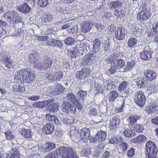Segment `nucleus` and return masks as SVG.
<instances>
[{
  "mask_svg": "<svg viewBox=\"0 0 158 158\" xmlns=\"http://www.w3.org/2000/svg\"><path fill=\"white\" fill-rule=\"evenodd\" d=\"M111 64V68L109 70V73L110 74H113L116 71L118 68L116 66L115 67V65L114 64L113 65V64Z\"/></svg>",
  "mask_w": 158,
  "mask_h": 158,
  "instance_id": "obj_59",
  "label": "nucleus"
},
{
  "mask_svg": "<svg viewBox=\"0 0 158 158\" xmlns=\"http://www.w3.org/2000/svg\"><path fill=\"white\" fill-rule=\"evenodd\" d=\"M6 139L8 140H11L14 139L15 137V134L14 131L10 130L7 131L5 133Z\"/></svg>",
  "mask_w": 158,
  "mask_h": 158,
  "instance_id": "obj_40",
  "label": "nucleus"
},
{
  "mask_svg": "<svg viewBox=\"0 0 158 158\" xmlns=\"http://www.w3.org/2000/svg\"><path fill=\"white\" fill-rule=\"evenodd\" d=\"M132 129H134L137 132H140L143 131V127L142 125L136 124L134 125V127Z\"/></svg>",
  "mask_w": 158,
  "mask_h": 158,
  "instance_id": "obj_52",
  "label": "nucleus"
},
{
  "mask_svg": "<svg viewBox=\"0 0 158 158\" xmlns=\"http://www.w3.org/2000/svg\"><path fill=\"white\" fill-rule=\"evenodd\" d=\"M87 95V92L82 90H80L77 94V96L79 99H83Z\"/></svg>",
  "mask_w": 158,
  "mask_h": 158,
  "instance_id": "obj_44",
  "label": "nucleus"
},
{
  "mask_svg": "<svg viewBox=\"0 0 158 158\" xmlns=\"http://www.w3.org/2000/svg\"><path fill=\"white\" fill-rule=\"evenodd\" d=\"M120 123L119 117L116 115L114 116L110 120L109 128L111 131H115L118 128Z\"/></svg>",
  "mask_w": 158,
  "mask_h": 158,
  "instance_id": "obj_10",
  "label": "nucleus"
},
{
  "mask_svg": "<svg viewBox=\"0 0 158 158\" xmlns=\"http://www.w3.org/2000/svg\"><path fill=\"white\" fill-rule=\"evenodd\" d=\"M89 74V71L88 69L84 68L81 71H79L76 73V77L80 79L85 78Z\"/></svg>",
  "mask_w": 158,
  "mask_h": 158,
  "instance_id": "obj_15",
  "label": "nucleus"
},
{
  "mask_svg": "<svg viewBox=\"0 0 158 158\" xmlns=\"http://www.w3.org/2000/svg\"><path fill=\"white\" fill-rule=\"evenodd\" d=\"M90 134L89 130L88 128H84L81 130V137L84 142L86 143L88 140H89L90 138Z\"/></svg>",
  "mask_w": 158,
  "mask_h": 158,
  "instance_id": "obj_14",
  "label": "nucleus"
},
{
  "mask_svg": "<svg viewBox=\"0 0 158 158\" xmlns=\"http://www.w3.org/2000/svg\"><path fill=\"white\" fill-rule=\"evenodd\" d=\"M56 155L63 158H77V155L69 148L61 147L56 150Z\"/></svg>",
  "mask_w": 158,
  "mask_h": 158,
  "instance_id": "obj_2",
  "label": "nucleus"
},
{
  "mask_svg": "<svg viewBox=\"0 0 158 158\" xmlns=\"http://www.w3.org/2000/svg\"><path fill=\"white\" fill-rule=\"evenodd\" d=\"M125 34V29L122 27L118 28L115 33L116 38L119 40H123L124 39Z\"/></svg>",
  "mask_w": 158,
  "mask_h": 158,
  "instance_id": "obj_16",
  "label": "nucleus"
},
{
  "mask_svg": "<svg viewBox=\"0 0 158 158\" xmlns=\"http://www.w3.org/2000/svg\"><path fill=\"white\" fill-rule=\"evenodd\" d=\"M145 158H149L150 157H156L158 150L155 144L152 141H148L145 146Z\"/></svg>",
  "mask_w": 158,
  "mask_h": 158,
  "instance_id": "obj_3",
  "label": "nucleus"
},
{
  "mask_svg": "<svg viewBox=\"0 0 158 158\" xmlns=\"http://www.w3.org/2000/svg\"><path fill=\"white\" fill-rule=\"evenodd\" d=\"M82 44L80 42L79 44H77L76 45V47L74 48L75 49V51H77L79 53V54H82L81 52H83V50L82 48Z\"/></svg>",
  "mask_w": 158,
  "mask_h": 158,
  "instance_id": "obj_58",
  "label": "nucleus"
},
{
  "mask_svg": "<svg viewBox=\"0 0 158 158\" xmlns=\"http://www.w3.org/2000/svg\"><path fill=\"white\" fill-rule=\"evenodd\" d=\"M81 44H82L83 52H86L89 49V44L87 42L82 41L81 42Z\"/></svg>",
  "mask_w": 158,
  "mask_h": 158,
  "instance_id": "obj_50",
  "label": "nucleus"
},
{
  "mask_svg": "<svg viewBox=\"0 0 158 158\" xmlns=\"http://www.w3.org/2000/svg\"><path fill=\"white\" fill-rule=\"evenodd\" d=\"M96 56L92 54L85 55L82 60L81 63L84 65H89L96 59Z\"/></svg>",
  "mask_w": 158,
  "mask_h": 158,
  "instance_id": "obj_11",
  "label": "nucleus"
},
{
  "mask_svg": "<svg viewBox=\"0 0 158 158\" xmlns=\"http://www.w3.org/2000/svg\"><path fill=\"white\" fill-rule=\"evenodd\" d=\"M106 132L102 130L98 131L94 137L90 136L89 140L93 143L103 142L106 139Z\"/></svg>",
  "mask_w": 158,
  "mask_h": 158,
  "instance_id": "obj_5",
  "label": "nucleus"
},
{
  "mask_svg": "<svg viewBox=\"0 0 158 158\" xmlns=\"http://www.w3.org/2000/svg\"><path fill=\"white\" fill-rule=\"evenodd\" d=\"M118 90L124 94H127L131 92V90L129 87L127 82L123 81L118 86Z\"/></svg>",
  "mask_w": 158,
  "mask_h": 158,
  "instance_id": "obj_12",
  "label": "nucleus"
},
{
  "mask_svg": "<svg viewBox=\"0 0 158 158\" xmlns=\"http://www.w3.org/2000/svg\"><path fill=\"white\" fill-rule=\"evenodd\" d=\"M53 17V15L49 13H47L43 16V21L45 23L51 22L52 20Z\"/></svg>",
  "mask_w": 158,
  "mask_h": 158,
  "instance_id": "obj_36",
  "label": "nucleus"
},
{
  "mask_svg": "<svg viewBox=\"0 0 158 158\" xmlns=\"http://www.w3.org/2000/svg\"><path fill=\"white\" fill-rule=\"evenodd\" d=\"M119 147L123 151H126L128 148V144L125 142H122L119 144Z\"/></svg>",
  "mask_w": 158,
  "mask_h": 158,
  "instance_id": "obj_51",
  "label": "nucleus"
},
{
  "mask_svg": "<svg viewBox=\"0 0 158 158\" xmlns=\"http://www.w3.org/2000/svg\"><path fill=\"white\" fill-rule=\"evenodd\" d=\"M148 81L145 78L139 77L137 79L136 85L139 88H143L147 85Z\"/></svg>",
  "mask_w": 158,
  "mask_h": 158,
  "instance_id": "obj_22",
  "label": "nucleus"
},
{
  "mask_svg": "<svg viewBox=\"0 0 158 158\" xmlns=\"http://www.w3.org/2000/svg\"><path fill=\"white\" fill-rule=\"evenodd\" d=\"M29 60L31 62L34 64V67L35 64L37 62H40L37 60V55L35 54H30L29 56Z\"/></svg>",
  "mask_w": 158,
  "mask_h": 158,
  "instance_id": "obj_46",
  "label": "nucleus"
},
{
  "mask_svg": "<svg viewBox=\"0 0 158 158\" xmlns=\"http://www.w3.org/2000/svg\"><path fill=\"white\" fill-rule=\"evenodd\" d=\"M14 77L15 82L23 83H30L33 82L35 79L33 75L25 70L18 71L15 73Z\"/></svg>",
  "mask_w": 158,
  "mask_h": 158,
  "instance_id": "obj_1",
  "label": "nucleus"
},
{
  "mask_svg": "<svg viewBox=\"0 0 158 158\" xmlns=\"http://www.w3.org/2000/svg\"><path fill=\"white\" fill-rule=\"evenodd\" d=\"M21 134L25 138H31L33 133L31 130L28 129L23 128L20 131Z\"/></svg>",
  "mask_w": 158,
  "mask_h": 158,
  "instance_id": "obj_26",
  "label": "nucleus"
},
{
  "mask_svg": "<svg viewBox=\"0 0 158 158\" xmlns=\"http://www.w3.org/2000/svg\"><path fill=\"white\" fill-rule=\"evenodd\" d=\"M14 15L11 21V23L12 22L13 23H19L21 21V18L20 15L16 12L14 13Z\"/></svg>",
  "mask_w": 158,
  "mask_h": 158,
  "instance_id": "obj_45",
  "label": "nucleus"
},
{
  "mask_svg": "<svg viewBox=\"0 0 158 158\" xmlns=\"http://www.w3.org/2000/svg\"><path fill=\"white\" fill-rule=\"evenodd\" d=\"M48 101L38 102L34 103V106L37 107L43 108L48 104Z\"/></svg>",
  "mask_w": 158,
  "mask_h": 158,
  "instance_id": "obj_37",
  "label": "nucleus"
},
{
  "mask_svg": "<svg viewBox=\"0 0 158 158\" xmlns=\"http://www.w3.org/2000/svg\"><path fill=\"white\" fill-rule=\"evenodd\" d=\"M60 106L58 103H54L50 105L49 108L52 112H56L58 110Z\"/></svg>",
  "mask_w": 158,
  "mask_h": 158,
  "instance_id": "obj_47",
  "label": "nucleus"
},
{
  "mask_svg": "<svg viewBox=\"0 0 158 158\" xmlns=\"http://www.w3.org/2000/svg\"><path fill=\"white\" fill-rule=\"evenodd\" d=\"M134 101L136 104L142 107L145 103V97L143 92L140 91L136 92L134 98Z\"/></svg>",
  "mask_w": 158,
  "mask_h": 158,
  "instance_id": "obj_6",
  "label": "nucleus"
},
{
  "mask_svg": "<svg viewBox=\"0 0 158 158\" xmlns=\"http://www.w3.org/2000/svg\"><path fill=\"white\" fill-rule=\"evenodd\" d=\"M48 0H38L37 5L40 7H45L48 4Z\"/></svg>",
  "mask_w": 158,
  "mask_h": 158,
  "instance_id": "obj_48",
  "label": "nucleus"
},
{
  "mask_svg": "<svg viewBox=\"0 0 158 158\" xmlns=\"http://www.w3.org/2000/svg\"><path fill=\"white\" fill-rule=\"evenodd\" d=\"M146 33L149 37H152L153 35L155 36L156 31L154 30L150 29L147 30Z\"/></svg>",
  "mask_w": 158,
  "mask_h": 158,
  "instance_id": "obj_60",
  "label": "nucleus"
},
{
  "mask_svg": "<svg viewBox=\"0 0 158 158\" xmlns=\"http://www.w3.org/2000/svg\"><path fill=\"white\" fill-rule=\"evenodd\" d=\"M108 138L109 143L112 144H116L118 140L117 136L113 135H109L108 136Z\"/></svg>",
  "mask_w": 158,
  "mask_h": 158,
  "instance_id": "obj_39",
  "label": "nucleus"
},
{
  "mask_svg": "<svg viewBox=\"0 0 158 158\" xmlns=\"http://www.w3.org/2000/svg\"><path fill=\"white\" fill-rule=\"evenodd\" d=\"M58 40L55 39H52L50 38L49 41H47V44L48 45H51V44H52L54 46H56Z\"/></svg>",
  "mask_w": 158,
  "mask_h": 158,
  "instance_id": "obj_64",
  "label": "nucleus"
},
{
  "mask_svg": "<svg viewBox=\"0 0 158 158\" xmlns=\"http://www.w3.org/2000/svg\"><path fill=\"white\" fill-rule=\"evenodd\" d=\"M64 88L61 85L57 84L56 85L55 89L53 90L54 94L55 95H59L62 93Z\"/></svg>",
  "mask_w": 158,
  "mask_h": 158,
  "instance_id": "obj_31",
  "label": "nucleus"
},
{
  "mask_svg": "<svg viewBox=\"0 0 158 158\" xmlns=\"http://www.w3.org/2000/svg\"><path fill=\"white\" fill-rule=\"evenodd\" d=\"M49 37L48 36H39L38 37V40H39L41 41H46V42L47 41H49Z\"/></svg>",
  "mask_w": 158,
  "mask_h": 158,
  "instance_id": "obj_63",
  "label": "nucleus"
},
{
  "mask_svg": "<svg viewBox=\"0 0 158 158\" xmlns=\"http://www.w3.org/2000/svg\"><path fill=\"white\" fill-rule=\"evenodd\" d=\"M118 93L116 91L113 90L110 92L108 97L109 102H111L114 101L115 99L118 97Z\"/></svg>",
  "mask_w": 158,
  "mask_h": 158,
  "instance_id": "obj_30",
  "label": "nucleus"
},
{
  "mask_svg": "<svg viewBox=\"0 0 158 158\" xmlns=\"http://www.w3.org/2000/svg\"><path fill=\"white\" fill-rule=\"evenodd\" d=\"M123 134L126 137H132L135 135V133L132 130L126 129L123 132Z\"/></svg>",
  "mask_w": 158,
  "mask_h": 158,
  "instance_id": "obj_34",
  "label": "nucleus"
},
{
  "mask_svg": "<svg viewBox=\"0 0 158 158\" xmlns=\"http://www.w3.org/2000/svg\"><path fill=\"white\" fill-rule=\"evenodd\" d=\"M63 73L60 71H58L54 74V81H60L63 77Z\"/></svg>",
  "mask_w": 158,
  "mask_h": 158,
  "instance_id": "obj_42",
  "label": "nucleus"
},
{
  "mask_svg": "<svg viewBox=\"0 0 158 158\" xmlns=\"http://www.w3.org/2000/svg\"><path fill=\"white\" fill-rule=\"evenodd\" d=\"M146 137L143 135H139L136 137L134 138L131 140V142L134 143H142L146 141Z\"/></svg>",
  "mask_w": 158,
  "mask_h": 158,
  "instance_id": "obj_24",
  "label": "nucleus"
},
{
  "mask_svg": "<svg viewBox=\"0 0 158 158\" xmlns=\"http://www.w3.org/2000/svg\"><path fill=\"white\" fill-rule=\"evenodd\" d=\"M16 12H11V11H8L5 14L4 17L7 21H11L13 17V16L15 15L14 13Z\"/></svg>",
  "mask_w": 158,
  "mask_h": 158,
  "instance_id": "obj_43",
  "label": "nucleus"
},
{
  "mask_svg": "<svg viewBox=\"0 0 158 158\" xmlns=\"http://www.w3.org/2000/svg\"><path fill=\"white\" fill-rule=\"evenodd\" d=\"M138 40L135 38H130L128 41V45L130 47H132L136 45L137 44Z\"/></svg>",
  "mask_w": 158,
  "mask_h": 158,
  "instance_id": "obj_41",
  "label": "nucleus"
},
{
  "mask_svg": "<svg viewBox=\"0 0 158 158\" xmlns=\"http://www.w3.org/2000/svg\"><path fill=\"white\" fill-rule=\"evenodd\" d=\"M152 52L147 47L144 48L143 51L140 52V58L143 60H147L151 59L152 57Z\"/></svg>",
  "mask_w": 158,
  "mask_h": 158,
  "instance_id": "obj_13",
  "label": "nucleus"
},
{
  "mask_svg": "<svg viewBox=\"0 0 158 158\" xmlns=\"http://www.w3.org/2000/svg\"><path fill=\"white\" fill-rule=\"evenodd\" d=\"M66 98L69 101L73 103L76 102L77 100L76 95L72 93H69L67 94Z\"/></svg>",
  "mask_w": 158,
  "mask_h": 158,
  "instance_id": "obj_35",
  "label": "nucleus"
},
{
  "mask_svg": "<svg viewBox=\"0 0 158 158\" xmlns=\"http://www.w3.org/2000/svg\"><path fill=\"white\" fill-rule=\"evenodd\" d=\"M144 75L147 78V80H148L150 81L155 80L156 76V73L153 70L150 69L145 70Z\"/></svg>",
  "mask_w": 158,
  "mask_h": 158,
  "instance_id": "obj_18",
  "label": "nucleus"
},
{
  "mask_svg": "<svg viewBox=\"0 0 158 158\" xmlns=\"http://www.w3.org/2000/svg\"><path fill=\"white\" fill-rule=\"evenodd\" d=\"M45 158H60L57 155H56V151L55 152H51L47 155Z\"/></svg>",
  "mask_w": 158,
  "mask_h": 158,
  "instance_id": "obj_61",
  "label": "nucleus"
},
{
  "mask_svg": "<svg viewBox=\"0 0 158 158\" xmlns=\"http://www.w3.org/2000/svg\"><path fill=\"white\" fill-rule=\"evenodd\" d=\"M141 7L142 9L138 13L137 18L140 21H144L148 19L150 17V12L145 6L142 5Z\"/></svg>",
  "mask_w": 158,
  "mask_h": 158,
  "instance_id": "obj_7",
  "label": "nucleus"
},
{
  "mask_svg": "<svg viewBox=\"0 0 158 158\" xmlns=\"http://www.w3.org/2000/svg\"><path fill=\"white\" fill-rule=\"evenodd\" d=\"M70 136L73 141L75 143L78 142L81 139L80 134L77 131L75 130L70 131Z\"/></svg>",
  "mask_w": 158,
  "mask_h": 158,
  "instance_id": "obj_19",
  "label": "nucleus"
},
{
  "mask_svg": "<svg viewBox=\"0 0 158 158\" xmlns=\"http://www.w3.org/2000/svg\"><path fill=\"white\" fill-rule=\"evenodd\" d=\"M0 58L2 60L7 68H10L13 67V61L10 58L8 53L4 52H1Z\"/></svg>",
  "mask_w": 158,
  "mask_h": 158,
  "instance_id": "obj_9",
  "label": "nucleus"
},
{
  "mask_svg": "<svg viewBox=\"0 0 158 158\" xmlns=\"http://www.w3.org/2000/svg\"><path fill=\"white\" fill-rule=\"evenodd\" d=\"M53 62L51 57H47L44 58L43 63L40 62L35 64V67L39 70L45 71L51 67Z\"/></svg>",
  "mask_w": 158,
  "mask_h": 158,
  "instance_id": "obj_4",
  "label": "nucleus"
},
{
  "mask_svg": "<svg viewBox=\"0 0 158 158\" xmlns=\"http://www.w3.org/2000/svg\"><path fill=\"white\" fill-rule=\"evenodd\" d=\"M12 149L14 152L11 156H8L7 158H20L19 153L15 150L14 148H12Z\"/></svg>",
  "mask_w": 158,
  "mask_h": 158,
  "instance_id": "obj_49",
  "label": "nucleus"
},
{
  "mask_svg": "<svg viewBox=\"0 0 158 158\" xmlns=\"http://www.w3.org/2000/svg\"><path fill=\"white\" fill-rule=\"evenodd\" d=\"M18 9L19 11L25 14L29 13L31 10L28 4L26 2L23 3Z\"/></svg>",
  "mask_w": 158,
  "mask_h": 158,
  "instance_id": "obj_25",
  "label": "nucleus"
},
{
  "mask_svg": "<svg viewBox=\"0 0 158 158\" xmlns=\"http://www.w3.org/2000/svg\"><path fill=\"white\" fill-rule=\"evenodd\" d=\"M93 50L95 52L99 51L100 48L101 42L98 39H95L93 42Z\"/></svg>",
  "mask_w": 158,
  "mask_h": 158,
  "instance_id": "obj_28",
  "label": "nucleus"
},
{
  "mask_svg": "<svg viewBox=\"0 0 158 158\" xmlns=\"http://www.w3.org/2000/svg\"><path fill=\"white\" fill-rule=\"evenodd\" d=\"M135 149L133 148H130L128 151L127 154L128 157H132L135 154Z\"/></svg>",
  "mask_w": 158,
  "mask_h": 158,
  "instance_id": "obj_55",
  "label": "nucleus"
},
{
  "mask_svg": "<svg viewBox=\"0 0 158 158\" xmlns=\"http://www.w3.org/2000/svg\"><path fill=\"white\" fill-rule=\"evenodd\" d=\"M103 81L99 78H96L94 82V85L96 87L103 86Z\"/></svg>",
  "mask_w": 158,
  "mask_h": 158,
  "instance_id": "obj_53",
  "label": "nucleus"
},
{
  "mask_svg": "<svg viewBox=\"0 0 158 158\" xmlns=\"http://www.w3.org/2000/svg\"><path fill=\"white\" fill-rule=\"evenodd\" d=\"M135 63L134 60H131L127 62V65L124 68V71H130L135 65Z\"/></svg>",
  "mask_w": 158,
  "mask_h": 158,
  "instance_id": "obj_38",
  "label": "nucleus"
},
{
  "mask_svg": "<svg viewBox=\"0 0 158 158\" xmlns=\"http://www.w3.org/2000/svg\"><path fill=\"white\" fill-rule=\"evenodd\" d=\"M54 127L53 125L50 123H47L44 126V129L46 134H50L54 130Z\"/></svg>",
  "mask_w": 158,
  "mask_h": 158,
  "instance_id": "obj_29",
  "label": "nucleus"
},
{
  "mask_svg": "<svg viewBox=\"0 0 158 158\" xmlns=\"http://www.w3.org/2000/svg\"><path fill=\"white\" fill-rule=\"evenodd\" d=\"M110 9L115 10L120 8L122 5V3L120 1H114L110 3Z\"/></svg>",
  "mask_w": 158,
  "mask_h": 158,
  "instance_id": "obj_33",
  "label": "nucleus"
},
{
  "mask_svg": "<svg viewBox=\"0 0 158 158\" xmlns=\"http://www.w3.org/2000/svg\"><path fill=\"white\" fill-rule=\"evenodd\" d=\"M45 118L49 122L56 125H59L60 123V121L56 117L51 115L50 114H48L46 115Z\"/></svg>",
  "mask_w": 158,
  "mask_h": 158,
  "instance_id": "obj_21",
  "label": "nucleus"
},
{
  "mask_svg": "<svg viewBox=\"0 0 158 158\" xmlns=\"http://www.w3.org/2000/svg\"><path fill=\"white\" fill-rule=\"evenodd\" d=\"M140 117L138 115H134L130 116L127 119V121L128 123L129 127L131 129L134 127L135 123H136L137 121L139 119Z\"/></svg>",
  "mask_w": 158,
  "mask_h": 158,
  "instance_id": "obj_17",
  "label": "nucleus"
},
{
  "mask_svg": "<svg viewBox=\"0 0 158 158\" xmlns=\"http://www.w3.org/2000/svg\"><path fill=\"white\" fill-rule=\"evenodd\" d=\"M102 39L104 40V43L105 44L104 50L107 51L110 50L111 49L110 46L111 42L110 40L106 36L103 37Z\"/></svg>",
  "mask_w": 158,
  "mask_h": 158,
  "instance_id": "obj_32",
  "label": "nucleus"
},
{
  "mask_svg": "<svg viewBox=\"0 0 158 158\" xmlns=\"http://www.w3.org/2000/svg\"><path fill=\"white\" fill-rule=\"evenodd\" d=\"M55 148V144L51 142L45 143L42 148V151L44 152H48Z\"/></svg>",
  "mask_w": 158,
  "mask_h": 158,
  "instance_id": "obj_20",
  "label": "nucleus"
},
{
  "mask_svg": "<svg viewBox=\"0 0 158 158\" xmlns=\"http://www.w3.org/2000/svg\"><path fill=\"white\" fill-rule=\"evenodd\" d=\"M111 64H113L115 65L118 69L123 67L125 64V62L124 60L120 59L119 60H115L111 61Z\"/></svg>",
  "mask_w": 158,
  "mask_h": 158,
  "instance_id": "obj_27",
  "label": "nucleus"
},
{
  "mask_svg": "<svg viewBox=\"0 0 158 158\" xmlns=\"http://www.w3.org/2000/svg\"><path fill=\"white\" fill-rule=\"evenodd\" d=\"M123 11L121 10L116 9L113 12L114 15L116 17H120L123 15Z\"/></svg>",
  "mask_w": 158,
  "mask_h": 158,
  "instance_id": "obj_54",
  "label": "nucleus"
},
{
  "mask_svg": "<svg viewBox=\"0 0 158 158\" xmlns=\"http://www.w3.org/2000/svg\"><path fill=\"white\" fill-rule=\"evenodd\" d=\"M92 24L89 21H86L81 24V31L84 33H86L89 31L92 27Z\"/></svg>",
  "mask_w": 158,
  "mask_h": 158,
  "instance_id": "obj_23",
  "label": "nucleus"
},
{
  "mask_svg": "<svg viewBox=\"0 0 158 158\" xmlns=\"http://www.w3.org/2000/svg\"><path fill=\"white\" fill-rule=\"evenodd\" d=\"M118 80L115 79V78H112L110 82V84H111V85H112V88H115L118 85Z\"/></svg>",
  "mask_w": 158,
  "mask_h": 158,
  "instance_id": "obj_62",
  "label": "nucleus"
},
{
  "mask_svg": "<svg viewBox=\"0 0 158 158\" xmlns=\"http://www.w3.org/2000/svg\"><path fill=\"white\" fill-rule=\"evenodd\" d=\"M145 110L148 114L155 113L158 110V102H155L152 100H149L148 101L147 105Z\"/></svg>",
  "mask_w": 158,
  "mask_h": 158,
  "instance_id": "obj_8",
  "label": "nucleus"
},
{
  "mask_svg": "<svg viewBox=\"0 0 158 158\" xmlns=\"http://www.w3.org/2000/svg\"><path fill=\"white\" fill-rule=\"evenodd\" d=\"M157 89L155 85H153L152 86H149L147 89V91L149 94H152L157 91Z\"/></svg>",
  "mask_w": 158,
  "mask_h": 158,
  "instance_id": "obj_56",
  "label": "nucleus"
},
{
  "mask_svg": "<svg viewBox=\"0 0 158 158\" xmlns=\"http://www.w3.org/2000/svg\"><path fill=\"white\" fill-rule=\"evenodd\" d=\"M91 153L90 149H82L81 153L82 156H87L89 154Z\"/></svg>",
  "mask_w": 158,
  "mask_h": 158,
  "instance_id": "obj_57",
  "label": "nucleus"
}]
</instances>
